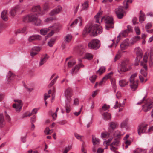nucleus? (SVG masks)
<instances>
[{"instance_id": "nucleus-13", "label": "nucleus", "mask_w": 153, "mask_h": 153, "mask_svg": "<svg viewBox=\"0 0 153 153\" xmlns=\"http://www.w3.org/2000/svg\"><path fill=\"white\" fill-rule=\"evenodd\" d=\"M139 81H135L133 82H130V86L133 91H134L137 88Z\"/></svg>"}, {"instance_id": "nucleus-16", "label": "nucleus", "mask_w": 153, "mask_h": 153, "mask_svg": "<svg viewBox=\"0 0 153 153\" xmlns=\"http://www.w3.org/2000/svg\"><path fill=\"white\" fill-rule=\"evenodd\" d=\"M72 36L71 34H68L64 37V42L65 43H70L72 39Z\"/></svg>"}, {"instance_id": "nucleus-46", "label": "nucleus", "mask_w": 153, "mask_h": 153, "mask_svg": "<svg viewBox=\"0 0 153 153\" xmlns=\"http://www.w3.org/2000/svg\"><path fill=\"white\" fill-rule=\"evenodd\" d=\"M8 76H9L8 79L9 80H10L13 79V78L14 76V75L13 73L11 72L10 71H9L8 73Z\"/></svg>"}, {"instance_id": "nucleus-60", "label": "nucleus", "mask_w": 153, "mask_h": 153, "mask_svg": "<svg viewBox=\"0 0 153 153\" xmlns=\"http://www.w3.org/2000/svg\"><path fill=\"white\" fill-rule=\"evenodd\" d=\"M76 138L77 139L79 140H81V136H80L79 134L76 133H75L74 134Z\"/></svg>"}, {"instance_id": "nucleus-7", "label": "nucleus", "mask_w": 153, "mask_h": 153, "mask_svg": "<svg viewBox=\"0 0 153 153\" xmlns=\"http://www.w3.org/2000/svg\"><path fill=\"white\" fill-rule=\"evenodd\" d=\"M65 96L66 98V102H70L72 100L71 98L72 96V90L70 88H68L65 91Z\"/></svg>"}, {"instance_id": "nucleus-43", "label": "nucleus", "mask_w": 153, "mask_h": 153, "mask_svg": "<svg viewBox=\"0 0 153 153\" xmlns=\"http://www.w3.org/2000/svg\"><path fill=\"white\" fill-rule=\"evenodd\" d=\"M117 124L114 122H111L110 123V126L112 129H114L116 128Z\"/></svg>"}, {"instance_id": "nucleus-25", "label": "nucleus", "mask_w": 153, "mask_h": 153, "mask_svg": "<svg viewBox=\"0 0 153 153\" xmlns=\"http://www.w3.org/2000/svg\"><path fill=\"white\" fill-rule=\"evenodd\" d=\"M128 121V118H126L121 123L120 127L122 128H126L127 126Z\"/></svg>"}, {"instance_id": "nucleus-10", "label": "nucleus", "mask_w": 153, "mask_h": 153, "mask_svg": "<svg viewBox=\"0 0 153 153\" xmlns=\"http://www.w3.org/2000/svg\"><path fill=\"white\" fill-rule=\"evenodd\" d=\"M142 109L145 112L149 111L153 107V102L152 101H147L142 106Z\"/></svg>"}, {"instance_id": "nucleus-19", "label": "nucleus", "mask_w": 153, "mask_h": 153, "mask_svg": "<svg viewBox=\"0 0 153 153\" xmlns=\"http://www.w3.org/2000/svg\"><path fill=\"white\" fill-rule=\"evenodd\" d=\"M133 0H124L123 2V5L124 9H127L128 8V4L132 3Z\"/></svg>"}, {"instance_id": "nucleus-37", "label": "nucleus", "mask_w": 153, "mask_h": 153, "mask_svg": "<svg viewBox=\"0 0 153 153\" xmlns=\"http://www.w3.org/2000/svg\"><path fill=\"white\" fill-rule=\"evenodd\" d=\"M105 68L104 67H102L97 71V73H99L101 75L105 72Z\"/></svg>"}, {"instance_id": "nucleus-54", "label": "nucleus", "mask_w": 153, "mask_h": 153, "mask_svg": "<svg viewBox=\"0 0 153 153\" xmlns=\"http://www.w3.org/2000/svg\"><path fill=\"white\" fill-rule=\"evenodd\" d=\"M152 26V24L151 23H147L145 26V28L146 30H148Z\"/></svg>"}, {"instance_id": "nucleus-11", "label": "nucleus", "mask_w": 153, "mask_h": 153, "mask_svg": "<svg viewBox=\"0 0 153 153\" xmlns=\"http://www.w3.org/2000/svg\"><path fill=\"white\" fill-rule=\"evenodd\" d=\"M147 124H145L144 123H141L139 125L138 128V133L140 135L141 134L144 133L146 132V131L147 129Z\"/></svg>"}, {"instance_id": "nucleus-35", "label": "nucleus", "mask_w": 153, "mask_h": 153, "mask_svg": "<svg viewBox=\"0 0 153 153\" xmlns=\"http://www.w3.org/2000/svg\"><path fill=\"white\" fill-rule=\"evenodd\" d=\"M49 28H44L40 30V33L41 34L45 35L46 34L47 32L49 30Z\"/></svg>"}, {"instance_id": "nucleus-63", "label": "nucleus", "mask_w": 153, "mask_h": 153, "mask_svg": "<svg viewBox=\"0 0 153 153\" xmlns=\"http://www.w3.org/2000/svg\"><path fill=\"white\" fill-rule=\"evenodd\" d=\"M74 104L76 105H77L79 104V100L78 99H75L74 101Z\"/></svg>"}, {"instance_id": "nucleus-28", "label": "nucleus", "mask_w": 153, "mask_h": 153, "mask_svg": "<svg viewBox=\"0 0 153 153\" xmlns=\"http://www.w3.org/2000/svg\"><path fill=\"white\" fill-rule=\"evenodd\" d=\"M7 11L6 10H3L1 14V16L2 19L5 21H7L8 18L7 15Z\"/></svg>"}, {"instance_id": "nucleus-27", "label": "nucleus", "mask_w": 153, "mask_h": 153, "mask_svg": "<svg viewBox=\"0 0 153 153\" xmlns=\"http://www.w3.org/2000/svg\"><path fill=\"white\" fill-rule=\"evenodd\" d=\"M84 67V66L82 64H79L78 65H76L74 68L72 69V73H73L75 71H76V72L78 71L80 67Z\"/></svg>"}, {"instance_id": "nucleus-40", "label": "nucleus", "mask_w": 153, "mask_h": 153, "mask_svg": "<svg viewBox=\"0 0 153 153\" xmlns=\"http://www.w3.org/2000/svg\"><path fill=\"white\" fill-rule=\"evenodd\" d=\"M55 41V39H51L48 43V45L50 47H52L54 44Z\"/></svg>"}, {"instance_id": "nucleus-31", "label": "nucleus", "mask_w": 153, "mask_h": 153, "mask_svg": "<svg viewBox=\"0 0 153 153\" xmlns=\"http://www.w3.org/2000/svg\"><path fill=\"white\" fill-rule=\"evenodd\" d=\"M128 82H126L125 80H121L119 81V84L121 87H123L127 85Z\"/></svg>"}, {"instance_id": "nucleus-29", "label": "nucleus", "mask_w": 153, "mask_h": 153, "mask_svg": "<svg viewBox=\"0 0 153 153\" xmlns=\"http://www.w3.org/2000/svg\"><path fill=\"white\" fill-rule=\"evenodd\" d=\"M103 116L104 117V119L106 120L111 119V116L110 114L107 112H104L103 114Z\"/></svg>"}, {"instance_id": "nucleus-1", "label": "nucleus", "mask_w": 153, "mask_h": 153, "mask_svg": "<svg viewBox=\"0 0 153 153\" xmlns=\"http://www.w3.org/2000/svg\"><path fill=\"white\" fill-rule=\"evenodd\" d=\"M102 32V28L97 24L94 25H87L84 30L83 34L85 35L86 34H89L92 36H96L98 34L101 33Z\"/></svg>"}, {"instance_id": "nucleus-8", "label": "nucleus", "mask_w": 153, "mask_h": 153, "mask_svg": "<svg viewBox=\"0 0 153 153\" xmlns=\"http://www.w3.org/2000/svg\"><path fill=\"white\" fill-rule=\"evenodd\" d=\"M36 18L37 15L36 14L29 15L25 16L23 18V21L25 22L34 21L36 19Z\"/></svg>"}, {"instance_id": "nucleus-51", "label": "nucleus", "mask_w": 153, "mask_h": 153, "mask_svg": "<svg viewBox=\"0 0 153 153\" xmlns=\"http://www.w3.org/2000/svg\"><path fill=\"white\" fill-rule=\"evenodd\" d=\"M41 50V48L39 47H34L32 49V51L36 52H39Z\"/></svg>"}, {"instance_id": "nucleus-50", "label": "nucleus", "mask_w": 153, "mask_h": 153, "mask_svg": "<svg viewBox=\"0 0 153 153\" xmlns=\"http://www.w3.org/2000/svg\"><path fill=\"white\" fill-rule=\"evenodd\" d=\"M110 108V106L106 104H104L102 106V109L104 111L108 110Z\"/></svg>"}, {"instance_id": "nucleus-41", "label": "nucleus", "mask_w": 153, "mask_h": 153, "mask_svg": "<svg viewBox=\"0 0 153 153\" xmlns=\"http://www.w3.org/2000/svg\"><path fill=\"white\" fill-rule=\"evenodd\" d=\"M97 76L96 75L92 76L89 78V80L92 83H94L96 79Z\"/></svg>"}, {"instance_id": "nucleus-21", "label": "nucleus", "mask_w": 153, "mask_h": 153, "mask_svg": "<svg viewBox=\"0 0 153 153\" xmlns=\"http://www.w3.org/2000/svg\"><path fill=\"white\" fill-rule=\"evenodd\" d=\"M145 19L146 17L145 14L141 10L140 12V15L139 17V21L141 23H142V22L145 21Z\"/></svg>"}, {"instance_id": "nucleus-52", "label": "nucleus", "mask_w": 153, "mask_h": 153, "mask_svg": "<svg viewBox=\"0 0 153 153\" xmlns=\"http://www.w3.org/2000/svg\"><path fill=\"white\" fill-rule=\"evenodd\" d=\"M109 135V134L108 133H102L101 134V137L102 138H104L107 137Z\"/></svg>"}, {"instance_id": "nucleus-6", "label": "nucleus", "mask_w": 153, "mask_h": 153, "mask_svg": "<svg viewBox=\"0 0 153 153\" xmlns=\"http://www.w3.org/2000/svg\"><path fill=\"white\" fill-rule=\"evenodd\" d=\"M120 144V141L118 139H115L114 141L110 145V149L113 151L115 153H119V152L116 150L118 148L116 146H118Z\"/></svg>"}, {"instance_id": "nucleus-53", "label": "nucleus", "mask_w": 153, "mask_h": 153, "mask_svg": "<svg viewBox=\"0 0 153 153\" xmlns=\"http://www.w3.org/2000/svg\"><path fill=\"white\" fill-rule=\"evenodd\" d=\"M137 18L136 17H134L132 19V22L134 25L136 24H138V22H137Z\"/></svg>"}, {"instance_id": "nucleus-55", "label": "nucleus", "mask_w": 153, "mask_h": 153, "mask_svg": "<svg viewBox=\"0 0 153 153\" xmlns=\"http://www.w3.org/2000/svg\"><path fill=\"white\" fill-rule=\"evenodd\" d=\"M135 30L136 34L137 35H139L140 34V29L138 27H135Z\"/></svg>"}, {"instance_id": "nucleus-5", "label": "nucleus", "mask_w": 153, "mask_h": 153, "mask_svg": "<svg viewBox=\"0 0 153 153\" xmlns=\"http://www.w3.org/2000/svg\"><path fill=\"white\" fill-rule=\"evenodd\" d=\"M124 10L125 9L124 8L123 5V6H120L115 9V12L118 18L121 19L123 18Z\"/></svg>"}, {"instance_id": "nucleus-34", "label": "nucleus", "mask_w": 153, "mask_h": 153, "mask_svg": "<svg viewBox=\"0 0 153 153\" xmlns=\"http://www.w3.org/2000/svg\"><path fill=\"white\" fill-rule=\"evenodd\" d=\"M140 39V37L139 36H135L134 38L132 39V41L131 42V44L133 45L136 43L137 41L139 40Z\"/></svg>"}, {"instance_id": "nucleus-47", "label": "nucleus", "mask_w": 153, "mask_h": 153, "mask_svg": "<svg viewBox=\"0 0 153 153\" xmlns=\"http://www.w3.org/2000/svg\"><path fill=\"white\" fill-rule=\"evenodd\" d=\"M33 22H35V24L37 26H40L41 25V21L39 19H37V18Z\"/></svg>"}, {"instance_id": "nucleus-26", "label": "nucleus", "mask_w": 153, "mask_h": 153, "mask_svg": "<svg viewBox=\"0 0 153 153\" xmlns=\"http://www.w3.org/2000/svg\"><path fill=\"white\" fill-rule=\"evenodd\" d=\"M137 73H134L132 74L130 76L129 79V82H133L135 81H138V80L136 79V77L137 76Z\"/></svg>"}, {"instance_id": "nucleus-39", "label": "nucleus", "mask_w": 153, "mask_h": 153, "mask_svg": "<svg viewBox=\"0 0 153 153\" xmlns=\"http://www.w3.org/2000/svg\"><path fill=\"white\" fill-rule=\"evenodd\" d=\"M82 10H86L88 7V4L87 2H85L83 4H82Z\"/></svg>"}, {"instance_id": "nucleus-30", "label": "nucleus", "mask_w": 153, "mask_h": 153, "mask_svg": "<svg viewBox=\"0 0 153 153\" xmlns=\"http://www.w3.org/2000/svg\"><path fill=\"white\" fill-rule=\"evenodd\" d=\"M32 11L33 12H38L40 14V11L41 8L39 5L34 6L32 9Z\"/></svg>"}, {"instance_id": "nucleus-3", "label": "nucleus", "mask_w": 153, "mask_h": 153, "mask_svg": "<svg viewBox=\"0 0 153 153\" xmlns=\"http://www.w3.org/2000/svg\"><path fill=\"white\" fill-rule=\"evenodd\" d=\"M100 46V42L97 39H93L88 44V47L90 49L95 50L99 48Z\"/></svg>"}, {"instance_id": "nucleus-44", "label": "nucleus", "mask_w": 153, "mask_h": 153, "mask_svg": "<svg viewBox=\"0 0 153 153\" xmlns=\"http://www.w3.org/2000/svg\"><path fill=\"white\" fill-rule=\"evenodd\" d=\"M49 28H52V30L54 31L58 30V26L57 25L55 24L53 26H50Z\"/></svg>"}, {"instance_id": "nucleus-57", "label": "nucleus", "mask_w": 153, "mask_h": 153, "mask_svg": "<svg viewBox=\"0 0 153 153\" xmlns=\"http://www.w3.org/2000/svg\"><path fill=\"white\" fill-rule=\"evenodd\" d=\"M50 131L49 128L47 127L45 130L44 132L45 133H46L48 135L50 134Z\"/></svg>"}, {"instance_id": "nucleus-45", "label": "nucleus", "mask_w": 153, "mask_h": 153, "mask_svg": "<svg viewBox=\"0 0 153 153\" xmlns=\"http://www.w3.org/2000/svg\"><path fill=\"white\" fill-rule=\"evenodd\" d=\"M26 30V28L24 27L23 28L18 30L16 32V33H22L24 32Z\"/></svg>"}, {"instance_id": "nucleus-59", "label": "nucleus", "mask_w": 153, "mask_h": 153, "mask_svg": "<svg viewBox=\"0 0 153 153\" xmlns=\"http://www.w3.org/2000/svg\"><path fill=\"white\" fill-rule=\"evenodd\" d=\"M37 53L36 52L32 51L30 52V55L32 57H33L34 56L37 55Z\"/></svg>"}, {"instance_id": "nucleus-58", "label": "nucleus", "mask_w": 153, "mask_h": 153, "mask_svg": "<svg viewBox=\"0 0 153 153\" xmlns=\"http://www.w3.org/2000/svg\"><path fill=\"white\" fill-rule=\"evenodd\" d=\"M48 58L49 57H48L47 56V55L46 54L45 55V56L43 58H41V59L44 61V62H46L47 60L48 59Z\"/></svg>"}, {"instance_id": "nucleus-36", "label": "nucleus", "mask_w": 153, "mask_h": 153, "mask_svg": "<svg viewBox=\"0 0 153 153\" xmlns=\"http://www.w3.org/2000/svg\"><path fill=\"white\" fill-rule=\"evenodd\" d=\"M146 151L140 148H137L134 151V153H145Z\"/></svg>"}, {"instance_id": "nucleus-33", "label": "nucleus", "mask_w": 153, "mask_h": 153, "mask_svg": "<svg viewBox=\"0 0 153 153\" xmlns=\"http://www.w3.org/2000/svg\"><path fill=\"white\" fill-rule=\"evenodd\" d=\"M128 29L126 30L122 33V35L124 36H126L128 35V33L131 30V28H129L128 27H127Z\"/></svg>"}, {"instance_id": "nucleus-18", "label": "nucleus", "mask_w": 153, "mask_h": 153, "mask_svg": "<svg viewBox=\"0 0 153 153\" xmlns=\"http://www.w3.org/2000/svg\"><path fill=\"white\" fill-rule=\"evenodd\" d=\"M78 22H79V25L81 26L82 24V17H79L78 18L76 19L70 25V26H71L72 25H76Z\"/></svg>"}, {"instance_id": "nucleus-32", "label": "nucleus", "mask_w": 153, "mask_h": 153, "mask_svg": "<svg viewBox=\"0 0 153 153\" xmlns=\"http://www.w3.org/2000/svg\"><path fill=\"white\" fill-rule=\"evenodd\" d=\"M113 74V72H110L109 73H108L107 75H105L103 78V79H105V80L106 81L108 79H111Z\"/></svg>"}, {"instance_id": "nucleus-14", "label": "nucleus", "mask_w": 153, "mask_h": 153, "mask_svg": "<svg viewBox=\"0 0 153 153\" xmlns=\"http://www.w3.org/2000/svg\"><path fill=\"white\" fill-rule=\"evenodd\" d=\"M41 39V36L39 35H35L30 36L28 38V41L31 42L33 41L40 40Z\"/></svg>"}, {"instance_id": "nucleus-24", "label": "nucleus", "mask_w": 153, "mask_h": 153, "mask_svg": "<svg viewBox=\"0 0 153 153\" xmlns=\"http://www.w3.org/2000/svg\"><path fill=\"white\" fill-rule=\"evenodd\" d=\"M19 10V6H16L14 7L10 11V13L11 15L13 16L16 13V12Z\"/></svg>"}, {"instance_id": "nucleus-20", "label": "nucleus", "mask_w": 153, "mask_h": 153, "mask_svg": "<svg viewBox=\"0 0 153 153\" xmlns=\"http://www.w3.org/2000/svg\"><path fill=\"white\" fill-rule=\"evenodd\" d=\"M135 52L137 57H142L143 55L142 50L139 47H137L135 49Z\"/></svg>"}, {"instance_id": "nucleus-9", "label": "nucleus", "mask_w": 153, "mask_h": 153, "mask_svg": "<svg viewBox=\"0 0 153 153\" xmlns=\"http://www.w3.org/2000/svg\"><path fill=\"white\" fill-rule=\"evenodd\" d=\"M14 101L16 103L13 104V106L16 111L19 112L22 106V102L19 100H15Z\"/></svg>"}, {"instance_id": "nucleus-12", "label": "nucleus", "mask_w": 153, "mask_h": 153, "mask_svg": "<svg viewBox=\"0 0 153 153\" xmlns=\"http://www.w3.org/2000/svg\"><path fill=\"white\" fill-rule=\"evenodd\" d=\"M62 9V7L61 6H58L50 13V15L51 16L56 15L60 12Z\"/></svg>"}, {"instance_id": "nucleus-17", "label": "nucleus", "mask_w": 153, "mask_h": 153, "mask_svg": "<svg viewBox=\"0 0 153 153\" xmlns=\"http://www.w3.org/2000/svg\"><path fill=\"white\" fill-rule=\"evenodd\" d=\"M153 49H151L150 51V60L149 61V65L152 67L153 65Z\"/></svg>"}, {"instance_id": "nucleus-22", "label": "nucleus", "mask_w": 153, "mask_h": 153, "mask_svg": "<svg viewBox=\"0 0 153 153\" xmlns=\"http://www.w3.org/2000/svg\"><path fill=\"white\" fill-rule=\"evenodd\" d=\"M92 141L93 145H98L100 143V140L99 139L96 138L94 135H92Z\"/></svg>"}, {"instance_id": "nucleus-49", "label": "nucleus", "mask_w": 153, "mask_h": 153, "mask_svg": "<svg viewBox=\"0 0 153 153\" xmlns=\"http://www.w3.org/2000/svg\"><path fill=\"white\" fill-rule=\"evenodd\" d=\"M140 72L141 74L145 77L147 75V71L144 70V69H141Z\"/></svg>"}, {"instance_id": "nucleus-15", "label": "nucleus", "mask_w": 153, "mask_h": 153, "mask_svg": "<svg viewBox=\"0 0 153 153\" xmlns=\"http://www.w3.org/2000/svg\"><path fill=\"white\" fill-rule=\"evenodd\" d=\"M129 42L128 39L125 40L120 45V47L122 50L126 49V48L129 45Z\"/></svg>"}, {"instance_id": "nucleus-64", "label": "nucleus", "mask_w": 153, "mask_h": 153, "mask_svg": "<svg viewBox=\"0 0 153 153\" xmlns=\"http://www.w3.org/2000/svg\"><path fill=\"white\" fill-rule=\"evenodd\" d=\"M36 121V117L35 116H33L31 118V123L35 122Z\"/></svg>"}, {"instance_id": "nucleus-48", "label": "nucleus", "mask_w": 153, "mask_h": 153, "mask_svg": "<svg viewBox=\"0 0 153 153\" xmlns=\"http://www.w3.org/2000/svg\"><path fill=\"white\" fill-rule=\"evenodd\" d=\"M71 148V146H69L67 147H66L65 148V150H64L63 153H67L68 151Z\"/></svg>"}, {"instance_id": "nucleus-2", "label": "nucleus", "mask_w": 153, "mask_h": 153, "mask_svg": "<svg viewBox=\"0 0 153 153\" xmlns=\"http://www.w3.org/2000/svg\"><path fill=\"white\" fill-rule=\"evenodd\" d=\"M128 64V62L127 61H124L122 62L121 64L118 65V71L120 74L126 72L128 71V69L127 68L126 66Z\"/></svg>"}, {"instance_id": "nucleus-38", "label": "nucleus", "mask_w": 153, "mask_h": 153, "mask_svg": "<svg viewBox=\"0 0 153 153\" xmlns=\"http://www.w3.org/2000/svg\"><path fill=\"white\" fill-rule=\"evenodd\" d=\"M76 63V61L74 60H72L71 61L68 62V66L69 67H71L74 65Z\"/></svg>"}, {"instance_id": "nucleus-61", "label": "nucleus", "mask_w": 153, "mask_h": 153, "mask_svg": "<svg viewBox=\"0 0 153 153\" xmlns=\"http://www.w3.org/2000/svg\"><path fill=\"white\" fill-rule=\"evenodd\" d=\"M54 19L52 17H51L49 18H47V19L45 20V22H49L51 21Z\"/></svg>"}, {"instance_id": "nucleus-23", "label": "nucleus", "mask_w": 153, "mask_h": 153, "mask_svg": "<svg viewBox=\"0 0 153 153\" xmlns=\"http://www.w3.org/2000/svg\"><path fill=\"white\" fill-rule=\"evenodd\" d=\"M5 124V122L2 114H0V128L3 127Z\"/></svg>"}, {"instance_id": "nucleus-42", "label": "nucleus", "mask_w": 153, "mask_h": 153, "mask_svg": "<svg viewBox=\"0 0 153 153\" xmlns=\"http://www.w3.org/2000/svg\"><path fill=\"white\" fill-rule=\"evenodd\" d=\"M69 102H66V111L67 113H69L71 110L70 109V105L69 104Z\"/></svg>"}, {"instance_id": "nucleus-56", "label": "nucleus", "mask_w": 153, "mask_h": 153, "mask_svg": "<svg viewBox=\"0 0 153 153\" xmlns=\"http://www.w3.org/2000/svg\"><path fill=\"white\" fill-rule=\"evenodd\" d=\"M86 57L88 59L91 60L93 58V56L91 54L88 53L86 55Z\"/></svg>"}, {"instance_id": "nucleus-4", "label": "nucleus", "mask_w": 153, "mask_h": 153, "mask_svg": "<svg viewBox=\"0 0 153 153\" xmlns=\"http://www.w3.org/2000/svg\"><path fill=\"white\" fill-rule=\"evenodd\" d=\"M113 19L112 17L110 16L106 17L105 19V28L107 30L110 28H113L114 27Z\"/></svg>"}, {"instance_id": "nucleus-62", "label": "nucleus", "mask_w": 153, "mask_h": 153, "mask_svg": "<svg viewBox=\"0 0 153 153\" xmlns=\"http://www.w3.org/2000/svg\"><path fill=\"white\" fill-rule=\"evenodd\" d=\"M52 116L54 120L56 119L57 117V113H54L53 114L51 113Z\"/></svg>"}]
</instances>
